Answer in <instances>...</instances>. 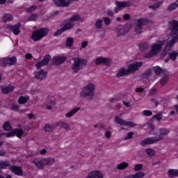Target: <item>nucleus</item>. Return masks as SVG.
<instances>
[{
	"instance_id": "50",
	"label": "nucleus",
	"mask_w": 178,
	"mask_h": 178,
	"mask_svg": "<svg viewBox=\"0 0 178 178\" xmlns=\"http://www.w3.org/2000/svg\"><path fill=\"white\" fill-rule=\"evenodd\" d=\"M11 111H13L14 112H19V111H20V106L13 104L11 107Z\"/></svg>"
},
{
	"instance_id": "49",
	"label": "nucleus",
	"mask_w": 178,
	"mask_h": 178,
	"mask_svg": "<svg viewBox=\"0 0 178 178\" xmlns=\"http://www.w3.org/2000/svg\"><path fill=\"white\" fill-rule=\"evenodd\" d=\"M51 130H52L51 125H49V124H46L44 127V131L46 133H49Z\"/></svg>"
},
{
	"instance_id": "35",
	"label": "nucleus",
	"mask_w": 178,
	"mask_h": 178,
	"mask_svg": "<svg viewBox=\"0 0 178 178\" xmlns=\"http://www.w3.org/2000/svg\"><path fill=\"white\" fill-rule=\"evenodd\" d=\"M163 3V1L156 2L155 4L149 6V8L152 9L153 10H155V9H159V8H161V6Z\"/></svg>"
},
{
	"instance_id": "31",
	"label": "nucleus",
	"mask_w": 178,
	"mask_h": 178,
	"mask_svg": "<svg viewBox=\"0 0 178 178\" xmlns=\"http://www.w3.org/2000/svg\"><path fill=\"white\" fill-rule=\"evenodd\" d=\"M10 161L5 160L0 161V169H6L7 168H10Z\"/></svg>"
},
{
	"instance_id": "48",
	"label": "nucleus",
	"mask_w": 178,
	"mask_h": 178,
	"mask_svg": "<svg viewBox=\"0 0 178 178\" xmlns=\"http://www.w3.org/2000/svg\"><path fill=\"white\" fill-rule=\"evenodd\" d=\"M168 80H169V78L168 77V76H163L160 81L161 86H165V84L168 83Z\"/></svg>"
},
{
	"instance_id": "59",
	"label": "nucleus",
	"mask_w": 178,
	"mask_h": 178,
	"mask_svg": "<svg viewBox=\"0 0 178 178\" xmlns=\"http://www.w3.org/2000/svg\"><path fill=\"white\" fill-rule=\"evenodd\" d=\"M124 20H130V15L129 14H124L123 15Z\"/></svg>"
},
{
	"instance_id": "39",
	"label": "nucleus",
	"mask_w": 178,
	"mask_h": 178,
	"mask_svg": "<svg viewBox=\"0 0 178 178\" xmlns=\"http://www.w3.org/2000/svg\"><path fill=\"white\" fill-rule=\"evenodd\" d=\"M177 8H178V6H177V3H176V1H175V2H174V3H171L168 6L167 10H168V12H172V10H175V9H177Z\"/></svg>"
},
{
	"instance_id": "2",
	"label": "nucleus",
	"mask_w": 178,
	"mask_h": 178,
	"mask_svg": "<svg viewBox=\"0 0 178 178\" xmlns=\"http://www.w3.org/2000/svg\"><path fill=\"white\" fill-rule=\"evenodd\" d=\"M168 29L171 31L170 35L172 39L167 42L165 49H170L178 41V21L172 19L168 22Z\"/></svg>"
},
{
	"instance_id": "32",
	"label": "nucleus",
	"mask_w": 178,
	"mask_h": 178,
	"mask_svg": "<svg viewBox=\"0 0 178 178\" xmlns=\"http://www.w3.org/2000/svg\"><path fill=\"white\" fill-rule=\"evenodd\" d=\"M79 110H80V107H76L75 108H73L65 114V117L72 118V116H74V115H76V113H77V112H79Z\"/></svg>"
},
{
	"instance_id": "26",
	"label": "nucleus",
	"mask_w": 178,
	"mask_h": 178,
	"mask_svg": "<svg viewBox=\"0 0 178 178\" xmlns=\"http://www.w3.org/2000/svg\"><path fill=\"white\" fill-rule=\"evenodd\" d=\"M14 136L17 137V138H22L23 134H24V131L22 128H15L13 130Z\"/></svg>"
},
{
	"instance_id": "23",
	"label": "nucleus",
	"mask_w": 178,
	"mask_h": 178,
	"mask_svg": "<svg viewBox=\"0 0 178 178\" xmlns=\"http://www.w3.org/2000/svg\"><path fill=\"white\" fill-rule=\"evenodd\" d=\"M104 177V175H102V173L101 172L96 170L93 172H90L88 173L86 178H102Z\"/></svg>"
},
{
	"instance_id": "46",
	"label": "nucleus",
	"mask_w": 178,
	"mask_h": 178,
	"mask_svg": "<svg viewBox=\"0 0 178 178\" xmlns=\"http://www.w3.org/2000/svg\"><path fill=\"white\" fill-rule=\"evenodd\" d=\"M74 42V39L73 38H68L66 40V47H70L73 45Z\"/></svg>"
},
{
	"instance_id": "54",
	"label": "nucleus",
	"mask_w": 178,
	"mask_h": 178,
	"mask_svg": "<svg viewBox=\"0 0 178 178\" xmlns=\"http://www.w3.org/2000/svg\"><path fill=\"white\" fill-rule=\"evenodd\" d=\"M144 116H152V111L149 110H145L143 111Z\"/></svg>"
},
{
	"instance_id": "16",
	"label": "nucleus",
	"mask_w": 178,
	"mask_h": 178,
	"mask_svg": "<svg viewBox=\"0 0 178 178\" xmlns=\"http://www.w3.org/2000/svg\"><path fill=\"white\" fill-rule=\"evenodd\" d=\"M95 65H105V66H110L111 59L103 57H98L95 59Z\"/></svg>"
},
{
	"instance_id": "27",
	"label": "nucleus",
	"mask_w": 178,
	"mask_h": 178,
	"mask_svg": "<svg viewBox=\"0 0 178 178\" xmlns=\"http://www.w3.org/2000/svg\"><path fill=\"white\" fill-rule=\"evenodd\" d=\"M13 20V15L9 13H5L1 18L3 23H8V22H12Z\"/></svg>"
},
{
	"instance_id": "7",
	"label": "nucleus",
	"mask_w": 178,
	"mask_h": 178,
	"mask_svg": "<svg viewBox=\"0 0 178 178\" xmlns=\"http://www.w3.org/2000/svg\"><path fill=\"white\" fill-rule=\"evenodd\" d=\"M136 22L137 24L135 26V33L136 34H141L143 33V26H147L149 23H152V21L147 18H139Z\"/></svg>"
},
{
	"instance_id": "3",
	"label": "nucleus",
	"mask_w": 178,
	"mask_h": 178,
	"mask_svg": "<svg viewBox=\"0 0 178 178\" xmlns=\"http://www.w3.org/2000/svg\"><path fill=\"white\" fill-rule=\"evenodd\" d=\"M165 45V40H157L155 43L152 44L151 50L145 54V58L147 59L149 58H154L161 51H162V47Z\"/></svg>"
},
{
	"instance_id": "36",
	"label": "nucleus",
	"mask_w": 178,
	"mask_h": 178,
	"mask_svg": "<svg viewBox=\"0 0 178 178\" xmlns=\"http://www.w3.org/2000/svg\"><path fill=\"white\" fill-rule=\"evenodd\" d=\"M153 70L156 76H159V74L163 73V69L159 66L153 67Z\"/></svg>"
},
{
	"instance_id": "4",
	"label": "nucleus",
	"mask_w": 178,
	"mask_h": 178,
	"mask_svg": "<svg viewBox=\"0 0 178 178\" xmlns=\"http://www.w3.org/2000/svg\"><path fill=\"white\" fill-rule=\"evenodd\" d=\"M49 33V29L48 28H40L33 31L31 38L33 41L37 42V41H40V40L47 37Z\"/></svg>"
},
{
	"instance_id": "8",
	"label": "nucleus",
	"mask_w": 178,
	"mask_h": 178,
	"mask_svg": "<svg viewBox=\"0 0 178 178\" xmlns=\"http://www.w3.org/2000/svg\"><path fill=\"white\" fill-rule=\"evenodd\" d=\"M115 123H118V124H120V126H126L127 127H134L137 126V124L131 121H126L120 118L119 115L115 117Z\"/></svg>"
},
{
	"instance_id": "41",
	"label": "nucleus",
	"mask_w": 178,
	"mask_h": 178,
	"mask_svg": "<svg viewBox=\"0 0 178 178\" xmlns=\"http://www.w3.org/2000/svg\"><path fill=\"white\" fill-rule=\"evenodd\" d=\"M177 56L178 52L176 51L169 53V58L171 59V60H176V59H177Z\"/></svg>"
},
{
	"instance_id": "44",
	"label": "nucleus",
	"mask_w": 178,
	"mask_h": 178,
	"mask_svg": "<svg viewBox=\"0 0 178 178\" xmlns=\"http://www.w3.org/2000/svg\"><path fill=\"white\" fill-rule=\"evenodd\" d=\"M145 152L149 156H155L156 152L155 150L152 148L146 149Z\"/></svg>"
},
{
	"instance_id": "61",
	"label": "nucleus",
	"mask_w": 178,
	"mask_h": 178,
	"mask_svg": "<svg viewBox=\"0 0 178 178\" xmlns=\"http://www.w3.org/2000/svg\"><path fill=\"white\" fill-rule=\"evenodd\" d=\"M88 45V41H83L81 44V48H86Z\"/></svg>"
},
{
	"instance_id": "22",
	"label": "nucleus",
	"mask_w": 178,
	"mask_h": 178,
	"mask_svg": "<svg viewBox=\"0 0 178 178\" xmlns=\"http://www.w3.org/2000/svg\"><path fill=\"white\" fill-rule=\"evenodd\" d=\"M130 73L129 72V70L124 67H121L118 73L116 74L117 77H124L126 76H129Z\"/></svg>"
},
{
	"instance_id": "40",
	"label": "nucleus",
	"mask_w": 178,
	"mask_h": 178,
	"mask_svg": "<svg viewBox=\"0 0 178 178\" xmlns=\"http://www.w3.org/2000/svg\"><path fill=\"white\" fill-rule=\"evenodd\" d=\"M128 167H129V163L124 161V162L118 164L117 168L118 169V170H123L126 169V168H128Z\"/></svg>"
},
{
	"instance_id": "14",
	"label": "nucleus",
	"mask_w": 178,
	"mask_h": 178,
	"mask_svg": "<svg viewBox=\"0 0 178 178\" xmlns=\"http://www.w3.org/2000/svg\"><path fill=\"white\" fill-rule=\"evenodd\" d=\"M20 27H22L21 23H17L15 25H8L7 28L10 31H12L14 35H19L20 34Z\"/></svg>"
},
{
	"instance_id": "21",
	"label": "nucleus",
	"mask_w": 178,
	"mask_h": 178,
	"mask_svg": "<svg viewBox=\"0 0 178 178\" xmlns=\"http://www.w3.org/2000/svg\"><path fill=\"white\" fill-rule=\"evenodd\" d=\"M115 5L120 8H130L133 5V2L130 1H115Z\"/></svg>"
},
{
	"instance_id": "47",
	"label": "nucleus",
	"mask_w": 178,
	"mask_h": 178,
	"mask_svg": "<svg viewBox=\"0 0 178 178\" xmlns=\"http://www.w3.org/2000/svg\"><path fill=\"white\" fill-rule=\"evenodd\" d=\"M162 118H163L162 113H157L153 116V119H156L158 122H161L162 120Z\"/></svg>"
},
{
	"instance_id": "11",
	"label": "nucleus",
	"mask_w": 178,
	"mask_h": 178,
	"mask_svg": "<svg viewBox=\"0 0 178 178\" xmlns=\"http://www.w3.org/2000/svg\"><path fill=\"white\" fill-rule=\"evenodd\" d=\"M16 63H17V58H16L15 56L5 58L2 61V65L4 67L13 66L14 65H16Z\"/></svg>"
},
{
	"instance_id": "57",
	"label": "nucleus",
	"mask_w": 178,
	"mask_h": 178,
	"mask_svg": "<svg viewBox=\"0 0 178 178\" xmlns=\"http://www.w3.org/2000/svg\"><path fill=\"white\" fill-rule=\"evenodd\" d=\"M156 92H157L156 89L153 88L149 91V95H156Z\"/></svg>"
},
{
	"instance_id": "56",
	"label": "nucleus",
	"mask_w": 178,
	"mask_h": 178,
	"mask_svg": "<svg viewBox=\"0 0 178 178\" xmlns=\"http://www.w3.org/2000/svg\"><path fill=\"white\" fill-rule=\"evenodd\" d=\"M133 136H134V132H129L124 138V140H131V138H133Z\"/></svg>"
},
{
	"instance_id": "5",
	"label": "nucleus",
	"mask_w": 178,
	"mask_h": 178,
	"mask_svg": "<svg viewBox=\"0 0 178 178\" xmlns=\"http://www.w3.org/2000/svg\"><path fill=\"white\" fill-rule=\"evenodd\" d=\"M74 63L72 65V70L73 73H79V70H81L84 66L87 65V60L81 58L79 57L73 58Z\"/></svg>"
},
{
	"instance_id": "6",
	"label": "nucleus",
	"mask_w": 178,
	"mask_h": 178,
	"mask_svg": "<svg viewBox=\"0 0 178 178\" xmlns=\"http://www.w3.org/2000/svg\"><path fill=\"white\" fill-rule=\"evenodd\" d=\"M95 91V86L93 83H88L85 86L80 93L81 97L86 98L87 97H94V92Z\"/></svg>"
},
{
	"instance_id": "42",
	"label": "nucleus",
	"mask_w": 178,
	"mask_h": 178,
	"mask_svg": "<svg viewBox=\"0 0 178 178\" xmlns=\"http://www.w3.org/2000/svg\"><path fill=\"white\" fill-rule=\"evenodd\" d=\"M103 22H104V21H103L102 19H98L96 21V22H95V27H96L98 30L102 29Z\"/></svg>"
},
{
	"instance_id": "17",
	"label": "nucleus",
	"mask_w": 178,
	"mask_h": 178,
	"mask_svg": "<svg viewBox=\"0 0 178 178\" xmlns=\"http://www.w3.org/2000/svg\"><path fill=\"white\" fill-rule=\"evenodd\" d=\"M33 163L38 168V169H44L45 168V161L44 158L35 159Z\"/></svg>"
},
{
	"instance_id": "1",
	"label": "nucleus",
	"mask_w": 178,
	"mask_h": 178,
	"mask_svg": "<svg viewBox=\"0 0 178 178\" xmlns=\"http://www.w3.org/2000/svg\"><path fill=\"white\" fill-rule=\"evenodd\" d=\"M170 133V130L166 128H160L156 132H154L153 136L150 138H147L140 142V145L142 147H145V145H149L151 144H156V143H159L161 140H163V136H168Z\"/></svg>"
},
{
	"instance_id": "63",
	"label": "nucleus",
	"mask_w": 178,
	"mask_h": 178,
	"mask_svg": "<svg viewBox=\"0 0 178 178\" xmlns=\"http://www.w3.org/2000/svg\"><path fill=\"white\" fill-rule=\"evenodd\" d=\"M151 101H152V102H153V104H154L155 106H158V104H159L158 100H156L155 99H152Z\"/></svg>"
},
{
	"instance_id": "55",
	"label": "nucleus",
	"mask_w": 178,
	"mask_h": 178,
	"mask_svg": "<svg viewBox=\"0 0 178 178\" xmlns=\"http://www.w3.org/2000/svg\"><path fill=\"white\" fill-rule=\"evenodd\" d=\"M3 136H6V137H7V138L15 136V135L13 134V131H10L8 133H3Z\"/></svg>"
},
{
	"instance_id": "34",
	"label": "nucleus",
	"mask_w": 178,
	"mask_h": 178,
	"mask_svg": "<svg viewBox=\"0 0 178 178\" xmlns=\"http://www.w3.org/2000/svg\"><path fill=\"white\" fill-rule=\"evenodd\" d=\"M169 177H178V170L169 169L168 170Z\"/></svg>"
},
{
	"instance_id": "18",
	"label": "nucleus",
	"mask_w": 178,
	"mask_h": 178,
	"mask_svg": "<svg viewBox=\"0 0 178 178\" xmlns=\"http://www.w3.org/2000/svg\"><path fill=\"white\" fill-rule=\"evenodd\" d=\"M10 170L17 176H23V169L20 166L11 165L10 166Z\"/></svg>"
},
{
	"instance_id": "53",
	"label": "nucleus",
	"mask_w": 178,
	"mask_h": 178,
	"mask_svg": "<svg viewBox=\"0 0 178 178\" xmlns=\"http://www.w3.org/2000/svg\"><path fill=\"white\" fill-rule=\"evenodd\" d=\"M35 9H37V6L33 5L27 8V12H28V13H31V12H34V10H35Z\"/></svg>"
},
{
	"instance_id": "30",
	"label": "nucleus",
	"mask_w": 178,
	"mask_h": 178,
	"mask_svg": "<svg viewBox=\"0 0 178 178\" xmlns=\"http://www.w3.org/2000/svg\"><path fill=\"white\" fill-rule=\"evenodd\" d=\"M56 126L58 127H61L62 129H65V130H70V126L69 124L63 122V121H59L56 123Z\"/></svg>"
},
{
	"instance_id": "25",
	"label": "nucleus",
	"mask_w": 178,
	"mask_h": 178,
	"mask_svg": "<svg viewBox=\"0 0 178 178\" xmlns=\"http://www.w3.org/2000/svg\"><path fill=\"white\" fill-rule=\"evenodd\" d=\"M47 74H48V72L41 70L35 74V77L38 80H44L47 77Z\"/></svg>"
},
{
	"instance_id": "45",
	"label": "nucleus",
	"mask_w": 178,
	"mask_h": 178,
	"mask_svg": "<svg viewBox=\"0 0 178 178\" xmlns=\"http://www.w3.org/2000/svg\"><path fill=\"white\" fill-rule=\"evenodd\" d=\"M38 17V14H37V13H32L28 17V20H29V22H35V20H37Z\"/></svg>"
},
{
	"instance_id": "15",
	"label": "nucleus",
	"mask_w": 178,
	"mask_h": 178,
	"mask_svg": "<svg viewBox=\"0 0 178 178\" xmlns=\"http://www.w3.org/2000/svg\"><path fill=\"white\" fill-rule=\"evenodd\" d=\"M129 33V29L126 26L118 25L117 27V35L118 37H122L126 35Z\"/></svg>"
},
{
	"instance_id": "38",
	"label": "nucleus",
	"mask_w": 178,
	"mask_h": 178,
	"mask_svg": "<svg viewBox=\"0 0 178 178\" xmlns=\"http://www.w3.org/2000/svg\"><path fill=\"white\" fill-rule=\"evenodd\" d=\"M147 49H148V42H144L139 44L140 51H142L143 52H144V51H147Z\"/></svg>"
},
{
	"instance_id": "51",
	"label": "nucleus",
	"mask_w": 178,
	"mask_h": 178,
	"mask_svg": "<svg viewBox=\"0 0 178 178\" xmlns=\"http://www.w3.org/2000/svg\"><path fill=\"white\" fill-rule=\"evenodd\" d=\"M103 20L106 26H109V24H111V18H109L108 17H103Z\"/></svg>"
},
{
	"instance_id": "9",
	"label": "nucleus",
	"mask_w": 178,
	"mask_h": 178,
	"mask_svg": "<svg viewBox=\"0 0 178 178\" xmlns=\"http://www.w3.org/2000/svg\"><path fill=\"white\" fill-rule=\"evenodd\" d=\"M143 66V62H137L135 61L133 63L129 64L128 66V72L129 74H134L137 70L140 69Z\"/></svg>"
},
{
	"instance_id": "12",
	"label": "nucleus",
	"mask_w": 178,
	"mask_h": 178,
	"mask_svg": "<svg viewBox=\"0 0 178 178\" xmlns=\"http://www.w3.org/2000/svg\"><path fill=\"white\" fill-rule=\"evenodd\" d=\"M51 61V56L49 54H47L44 56V59L41 61L38 62L35 64V66L38 70L41 69L42 66H48L49 65V62Z\"/></svg>"
},
{
	"instance_id": "64",
	"label": "nucleus",
	"mask_w": 178,
	"mask_h": 178,
	"mask_svg": "<svg viewBox=\"0 0 178 178\" xmlns=\"http://www.w3.org/2000/svg\"><path fill=\"white\" fill-rule=\"evenodd\" d=\"M136 91L137 92H143L144 91V88H137L136 89Z\"/></svg>"
},
{
	"instance_id": "10",
	"label": "nucleus",
	"mask_w": 178,
	"mask_h": 178,
	"mask_svg": "<svg viewBox=\"0 0 178 178\" xmlns=\"http://www.w3.org/2000/svg\"><path fill=\"white\" fill-rule=\"evenodd\" d=\"M72 22H84V19H83L80 15L76 14L72 15V17L69 18L67 20H64L63 23H65V24H71V26H72V29H73V27H74V24Z\"/></svg>"
},
{
	"instance_id": "28",
	"label": "nucleus",
	"mask_w": 178,
	"mask_h": 178,
	"mask_svg": "<svg viewBox=\"0 0 178 178\" xmlns=\"http://www.w3.org/2000/svg\"><path fill=\"white\" fill-rule=\"evenodd\" d=\"M29 101H30V96L29 95L20 96L18 98V104H19V105H24V104H26Z\"/></svg>"
},
{
	"instance_id": "13",
	"label": "nucleus",
	"mask_w": 178,
	"mask_h": 178,
	"mask_svg": "<svg viewBox=\"0 0 178 178\" xmlns=\"http://www.w3.org/2000/svg\"><path fill=\"white\" fill-rule=\"evenodd\" d=\"M63 27H61L60 29H58L54 33V37H58V35H60L62 33H65V31H67V30H72V27L73 25L70 24H65L63 22Z\"/></svg>"
},
{
	"instance_id": "52",
	"label": "nucleus",
	"mask_w": 178,
	"mask_h": 178,
	"mask_svg": "<svg viewBox=\"0 0 178 178\" xmlns=\"http://www.w3.org/2000/svg\"><path fill=\"white\" fill-rule=\"evenodd\" d=\"M141 169H143V164H136L134 168V170H135V172H138L140 170H141Z\"/></svg>"
},
{
	"instance_id": "37",
	"label": "nucleus",
	"mask_w": 178,
	"mask_h": 178,
	"mask_svg": "<svg viewBox=\"0 0 178 178\" xmlns=\"http://www.w3.org/2000/svg\"><path fill=\"white\" fill-rule=\"evenodd\" d=\"M44 165L47 166V165H54L55 163V159L54 158H44Z\"/></svg>"
},
{
	"instance_id": "62",
	"label": "nucleus",
	"mask_w": 178,
	"mask_h": 178,
	"mask_svg": "<svg viewBox=\"0 0 178 178\" xmlns=\"http://www.w3.org/2000/svg\"><path fill=\"white\" fill-rule=\"evenodd\" d=\"M6 155V152L3 149H0V156H5Z\"/></svg>"
},
{
	"instance_id": "19",
	"label": "nucleus",
	"mask_w": 178,
	"mask_h": 178,
	"mask_svg": "<svg viewBox=\"0 0 178 178\" xmlns=\"http://www.w3.org/2000/svg\"><path fill=\"white\" fill-rule=\"evenodd\" d=\"M67 59V57L66 56H58L53 58L54 63L56 65V66H59L62 65V63H65L66 62V60Z\"/></svg>"
},
{
	"instance_id": "24",
	"label": "nucleus",
	"mask_w": 178,
	"mask_h": 178,
	"mask_svg": "<svg viewBox=\"0 0 178 178\" xmlns=\"http://www.w3.org/2000/svg\"><path fill=\"white\" fill-rule=\"evenodd\" d=\"M13 91H15V87L10 84L8 86H1V92L3 94H9V92H13Z\"/></svg>"
},
{
	"instance_id": "20",
	"label": "nucleus",
	"mask_w": 178,
	"mask_h": 178,
	"mask_svg": "<svg viewBox=\"0 0 178 178\" xmlns=\"http://www.w3.org/2000/svg\"><path fill=\"white\" fill-rule=\"evenodd\" d=\"M53 2L56 6L61 8H68L70 6V1H66V0H53Z\"/></svg>"
},
{
	"instance_id": "33",
	"label": "nucleus",
	"mask_w": 178,
	"mask_h": 178,
	"mask_svg": "<svg viewBox=\"0 0 178 178\" xmlns=\"http://www.w3.org/2000/svg\"><path fill=\"white\" fill-rule=\"evenodd\" d=\"M12 125L9 121H6L3 124V131H12Z\"/></svg>"
},
{
	"instance_id": "43",
	"label": "nucleus",
	"mask_w": 178,
	"mask_h": 178,
	"mask_svg": "<svg viewBox=\"0 0 178 178\" xmlns=\"http://www.w3.org/2000/svg\"><path fill=\"white\" fill-rule=\"evenodd\" d=\"M152 75V70L151 69H147L145 71V72L143 74V76L145 77V79H148L149 77H151Z\"/></svg>"
},
{
	"instance_id": "58",
	"label": "nucleus",
	"mask_w": 178,
	"mask_h": 178,
	"mask_svg": "<svg viewBox=\"0 0 178 178\" xmlns=\"http://www.w3.org/2000/svg\"><path fill=\"white\" fill-rule=\"evenodd\" d=\"M111 136H112V132H111V131H107L105 132V137L107 138H111Z\"/></svg>"
},
{
	"instance_id": "29",
	"label": "nucleus",
	"mask_w": 178,
	"mask_h": 178,
	"mask_svg": "<svg viewBox=\"0 0 178 178\" xmlns=\"http://www.w3.org/2000/svg\"><path fill=\"white\" fill-rule=\"evenodd\" d=\"M144 176H145V173L143 172H138L134 175L126 176L124 178H143Z\"/></svg>"
},
{
	"instance_id": "60",
	"label": "nucleus",
	"mask_w": 178,
	"mask_h": 178,
	"mask_svg": "<svg viewBox=\"0 0 178 178\" xmlns=\"http://www.w3.org/2000/svg\"><path fill=\"white\" fill-rule=\"evenodd\" d=\"M26 59H33V55L31 54L28 53L25 55Z\"/></svg>"
}]
</instances>
